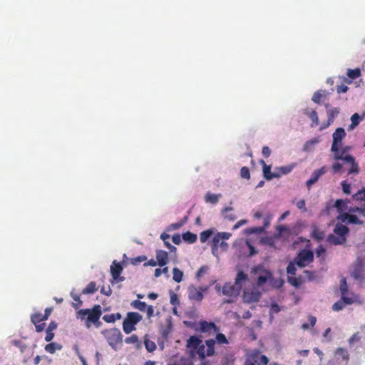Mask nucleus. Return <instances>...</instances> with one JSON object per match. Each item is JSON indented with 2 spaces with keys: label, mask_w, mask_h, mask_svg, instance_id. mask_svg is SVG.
Segmentation results:
<instances>
[{
  "label": "nucleus",
  "mask_w": 365,
  "mask_h": 365,
  "mask_svg": "<svg viewBox=\"0 0 365 365\" xmlns=\"http://www.w3.org/2000/svg\"><path fill=\"white\" fill-rule=\"evenodd\" d=\"M96 284L95 282H91L88 285L82 290L83 294H93L97 291Z\"/></svg>",
  "instance_id": "obj_29"
},
{
  "label": "nucleus",
  "mask_w": 365,
  "mask_h": 365,
  "mask_svg": "<svg viewBox=\"0 0 365 365\" xmlns=\"http://www.w3.org/2000/svg\"><path fill=\"white\" fill-rule=\"evenodd\" d=\"M102 315V307L99 304H96L91 309H82L77 312L76 317L81 321H85V326L89 329L93 324L96 328L102 326L100 318Z\"/></svg>",
  "instance_id": "obj_1"
},
{
  "label": "nucleus",
  "mask_w": 365,
  "mask_h": 365,
  "mask_svg": "<svg viewBox=\"0 0 365 365\" xmlns=\"http://www.w3.org/2000/svg\"><path fill=\"white\" fill-rule=\"evenodd\" d=\"M232 234L227 232H217L213 237L211 245L212 253L218 257L219 252H225L228 249V244L225 240L230 238Z\"/></svg>",
  "instance_id": "obj_4"
},
{
  "label": "nucleus",
  "mask_w": 365,
  "mask_h": 365,
  "mask_svg": "<svg viewBox=\"0 0 365 365\" xmlns=\"http://www.w3.org/2000/svg\"><path fill=\"white\" fill-rule=\"evenodd\" d=\"M215 343L217 342L219 344H227L228 340L225 335L222 333H218L216 335Z\"/></svg>",
  "instance_id": "obj_46"
},
{
  "label": "nucleus",
  "mask_w": 365,
  "mask_h": 365,
  "mask_svg": "<svg viewBox=\"0 0 365 365\" xmlns=\"http://www.w3.org/2000/svg\"><path fill=\"white\" fill-rule=\"evenodd\" d=\"M342 190L346 194L351 193V184L348 183L346 181H342L341 183Z\"/></svg>",
  "instance_id": "obj_54"
},
{
  "label": "nucleus",
  "mask_w": 365,
  "mask_h": 365,
  "mask_svg": "<svg viewBox=\"0 0 365 365\" xmlns=\"http://www.w3.org/2000/svg\"><path fill=\"white\" fill-rule=\"evenodd\" d=\"M335 356L337 360H341L346 365L349 360V354L348 351L344 348H337L335 351Z\"/></svg>",
  "instance_id": "obj_19"
},
{
  "label": "nucleus",
  "mask_w": 365,
  "mask_h": 365,
  "mask_svg": "<svg viewBox=\"0 0 365 365\" xmlns=\"http://www.w3.org/2000/svg\"><path fill=\"white\" fill-rule=\"evenodd\" d=\"M213 234L212 230H207L200 233V239L201 242L204 243L207 241V240L212 236Z\"/></svg>",
  "instance_id": "obj_43"
},
{
  "label": "nucleus",
  "mask_w": 365,
  "mask_h": 365,
  "mask_svg": "<svg viewBox=\"0 0 365 365\" xmlns=\"http://www.w3.org/2000/svg\"><path fill=\"white\" fill-rule=\"evenodd\" d=\"M328 122L327 123V126H329V125L334 122L335 117L339 114V110L338 108H334L329 109L328 110Z\"/></svg>",
  "instance_id": "obj_31"
},
{
  "label": "nucleus",
  "mask_w": 365,
  "mask_h": 365,
  "mask_svg": "<svg viewBox=\"0 0 365 365\" xmlns=\"http://www.w3.org/2000/svg\"><path fill=\"white\" fill-rule=\"evenodd\" d=\"M182 239L189 243H194L197 240V235L190 232H186L182 234Z\"/></svg>",
  "instance_id": "obj_37"
},
{
  "label": "nucleus",
  "mask_w": 365,
  "mask_h": 365,
  "mask_svg": "<svg viewBox=\"0 0 365 365\" xmlns=\"http://www.w3.org/2000/svg\"><path fill=\"white\" fill-rule=\"evenodd\" d=\"M35 325V329H36V331L37 332H41L44 330L45 329V327H46V324L45 323H37V324H34Z\"/></svg>",
  "instance_id": "obj_63"
},
{
  "label": "nucleus",
  "mask_w": 365,
  "mask_h": 365,
  "mask_svg": "<svg viewBox=\"0 0 365 365\" xmlns=\"http://www.w3.org/2000/svg\"><path fill=\"white\" fill-rule=\"evenodd\" d=\"M322 96H323V95H322V93H321V91H316V92L314 93V95H313V96H312V100L314 103L319 104V103H320V102H321V98H322Z\"/></svg>",
  "instance_id": "obj_53"
},
{
  "label": "nucleus",
  "mask_w": 365,
  "mask_h": 365,
  "mask_svg": "<svg viewBox=\"0 0 365 365\" xmlns=\"http://www.w3.org/2000/svg\"><path fill=\"white\" fill-rule=\"evenodd\" d=\"M293 168H294V166H292V165H287V166H283V167L278 168L277 170H279V172L277 173L280 174V176L282 175H287L292 170Z\"/></svg>",
  "instance_id": "obj_48"
},
{
  "label": "nucleus",
  "mask_w": 365,
  "mask_h": 365,
  "mask_svg": "<svg viewBox=\"0 0 365 365\" xmlns=\"http://www.w3.org/2000/svg\"><path fill=\"white\" fill-rule=\"evenodd\" d=\"M207 291V287H196L194 285H190L188 287V298L192 301L201 302L203 299V293Z\"/></svg>",
  "instance_id": "obj_9"
},
{
  "label": "nucleus",
  "mask_w": 365,
  "mask_h": 365,
  "mask_svg": "<svg viewBox=\"0 0 365 365\" xmlns=\"http://www.w3.org/2000/svg\"><path fill=\"white\" fill-rule=\"evenodd\" d=\"M221 197L220 194L216 195L210 192H207L205 197V201L212 204H216L219 198Z\"/></svg>",
  "instance_id": "obj_32"
},
{
  "label": "nucleus",
  "mask_w": 365,
  "mask_h": 365,
  "mask_svg": "<svg viewBox=\"0 0 365 365\" xmlns=\"http://www.w3.org/2000/svg\"><path fill=\"white\" fill-rule=\"evenodd\" d=\"M337 220H341L342 222H347L348 224L364 225V221L360 220L359 217L354 214L343 212L337 217Z\"/></svg>",
  "instance_id": "obj_15"
},
{
  "label": "nucleus",
  "mask_w": 365,
  "mask_h": 365,
  "mask_svg": "<svg viewBox=\"0 0 365 365\" xmlns=\"http://www.w3.org/2000/svg\"><path fill=\"white\" fill-rule=\"evenodd\" d=\"M351 277L360 284L365 282V266L361 261L357 262L354 264Z\"/></svg>",
  "instance_id": "obj_10"
},
{
  "label": "nucleus",
  "mask_w": 365,
  "mask_h": 365,
  "mask_svg": "<svg viewBox=\"0 0 365 365\" xmlns=\"http://www.w3.org/2000/svg\"><path fill=\"white\" fill-rule=\"evenodd\" d=\"M349 148V147H344L341 149L340 147H337V151L331 152L334 153V160H340L351 165V168L348 171V175L358 174L359 173V168L354 157L349 154H346Z\"/></svg>",
  "instance_id": "obj_3"
},
{
  "label": "nucleus",
  "mask_w": 365,
  "mask_h": 365,
  "mask_svg": "<svg viewBox=\"0 0 365 365\" xmlns=\"http://www.w3.org/2000/svg\"><path fill=\"white\" fill-rule=\"evenodd\" d=\"M262 153L264 158H268L271 155V150L268 146H264L262 148Z\"/></svg>",
  "instance_id": "obj_64"
},
{
  "label": "nucleus",
  "mask_w": 365,
  "mask_h": 365,
  "mask_svg": "<svg viewBox=\"0 0 365 365\" xmlns=\"http://www.w3.org/2000/svg\"><path fill=\"white\" fill-rule=\"evenodd\" d=\"M143 319V316L138 312H128L123 322V331L128 334L136 329L135 325Z\"/></svg>",
  "instance_id": "obj_6"
},
{
  "label": "nucleus",
  "mask_w": 365,
  "mask_h": 365,
  "mask_svg": "<svg viewBox=\"0 0 365 365\" xmlns=\"http://www.w3.org/2000/svg\"><path fill=\"white\" fill-rule=\"evenodd\" d=\"M353 199L360 205L365 207V187L355 193L353 195Z\"/></svg>",
  "instance_id": "obj_24"
},
{
  "label": "nucleus",
  "mask_w": 365,
  "mask_h": 365,
  "mask_svg": "<svg viewBox=\"0 0 365 365\" xmlns=\"http://www.w3.org/2000/svg\"><path fill=\"white\" fill-rule=\"evenodd\" d=\"M334 233L329 234L327 238L329 244L332 245H342L347 241L349 233V227L341 222H337L334 228Z\"/></svg>",
  "instance_id": "obj_2"
},
{
  "label": "nucleus",
  "mask_w": 365,
  "mask_h": 365,
  "mask_svg": "<svg viewBox=\"0 0 365 365\" xmlns=\"http://www.w3.org/2000/svg\"><path fill=\"white\" fill-rule=\"evenodd\" d=\"M205 344L207 347L206 352L205 351V346L203 345L199 346L197 350V354L201 359H204L205 356H212L215 353V340L212 339L206 340Z\"/></svg>",
  "instance_id": "obj_12"
},
{
  "label": "nucleus",
  "mask_w": 365,
  "mask_h": 365,
  "mask_svg": "<svg viewBox=\"0 0 365 365\" xmlns=\"http://www.w3.org/2000/svg\"><path fill=\"white\" fill-rule=\"evenodd\" d=\"M122 271L123 267L120 264L116 262V261H113L110 266V273L114 280L120 282L124 280V277H120Z\"/></svg>",
  "instance_id": "obj_16"
},
{
  "label": "nucleus",
  "mask_w": 365,
  "mask_h": 365,
  "mask_svg": "<svg viewBox=\"0 0 365 365\" xmlns=\"http://www.w3.org/2000/svg\"><path fill=\"white\" fill-rule=\"evenodd\" d=\"M287 281L293 287L299 288L302 284V283L304 282L305 279L302 276L295 277L293 275H292L287 276Z\"/></svg>",
  "instance_id": "obj_25"
},
{
  "label": "nucleus",
  "mask_w": 365,
  "mask_h": 365,
  "mask_svg": "<svg viewBox=\"0 0 365 365\" xmlns=\"http://www.w3.org/2000/svg\"><path fill=\"white\" fill-rule=\"evenodd\" d=\"M103 319L107 323H114L115 322L113 314L104 315Z\"/></svg>",
  "instance_id": "obj_57"
},
{
  "label": "nucleus",
  "mask_w": 365,
  "mask_h": 365,
  "mask_svg": "<svg viewBox=\"0 0 365 365\" xmlns=\"http://www.w3.org/2000/svg\"><path fill=\"white\" fill-rule=\"evenodd\" d=\"M130 306L140 312H146V316L148 319H150L154 315V309L152 305H147L144 302H141L138 299L133 300L130 303Z\"/></svg>",
  "instance_id": "obj_11"
},
{
  "label": "nucleus",
  "mask_w": 365,
  "mask_h": 365,
  "mask_svg": "<svg viewBox=\"0 0 365 365\" xmlns=\"http://www.w3.org/2000/svg\"><path fill=\"white\" fill-rule=\"evenodd\" d=\"M200 344V340L195 336H192L187 340V346L190 348L197 349Z\"/></svg>",
  "instance_id": "obj_34"
},
{
  "label": "nucleus",
  "mask_w": 365,
  "mask_h": 365,
  "mask_svg": "<svg viewBox=\"0 0 365 365\" xmlns=\"http://www.w3.org/2000/svg\"><path fill=\"white\" fill-rule=\"evenodd\" d=\"M346 213L354 214L358 213L359 216L365 217V207L360 205V207L354 206L350 207L348 209V212Z\"/></svg>",
  "instance_id": "obj_28"
},
{
  "label": "nucleus",
  "mask_w": 365,
  "mask_h": 365,
  "mask_svg": "<svg viewBox=\"0 0 365 365\" xmlns=\"http://www.w3.org/2000/svg\"><path fill=\"white\" fill-rule=\"evenodd\" d=\"M170 303L173 305H176L178 304L179 303L177 294L174 293L173 291H170Z\"/></svg>",
  "instance_id": "obj_58"
},
{
  "label": "nucleus",
  "mask_w": 365,
  "mask_h": 365,
  "mask_svg": "<svg viewBox=\"0 0 365 365\" xmlns=\"http://www.w3.org/2000/svg\"><path fill=\"white\" fill-rule=\"evenodd\" d=\"M264 227H252L250 229V233H262L264 231Z\"/></svg>",
  "instance_id": "obj_61"
},
{
  "label": "nucleus",
  "mask_w": 365,
  "mask_h": 365,
  "mask_svg": "<svg viewBox=\"0 0 365 365\" xmlns=\"http://www.w3.org/2000/svg\"><path fill=\"white\" fill-rule=\"evenodd\" d=\"M144 344H145L146 350L148 352H153V351H155L156 349V345H155V342H153V341H151L150 339H145L144 341Z\"/></svg>",
  "instance_id": "obj_45"
},
{
  "label": "nucleus",
  "mask_w": 365,
  "mask_h": 365,
  "mask_svg": "<svg viewBox=\"0 0 365 365\" xmlns=\"http://www.w3.org/2000/svg\"><path fill=\"white\" fill-rule=\"evenodd\" d=\"M334 207L340 212H342L343 211L348 209L346 202L344 201L341 199L336 200L334 203Z\"/></svg>",
  "instance_id": "obj_39"
},
{
  "label": "nucleus",
  "mask_w": 365,
  "mask_h": 365,
  "mask_svg": "<svg viewBox=\"0 0 365 365\" xmlns=\"http://www.w3.org/2000/svg\"><path fill=\"white\" fill-rule=\"evenodd\" d=\"M173 279L176 282H180L183 278V272L178 267H174L173 269Z\"/></svg>",
  "instance_id": "obj_36"
},
{
  "label": "nucleus",
  "mask_w": 365,
  "mask_h": 365,
  "mask_svg": "<svg viewBox=\"0 0 365 365\" xmlns=\"http://www.w3.org/2000/svg\"><path fill=\"white\" fill-rule=\"evenodd\" d=\"M232 210V207H225L222 211V212L224 214V217L227 218L231 221L235 220V218H236L235 215H233L232 213H230V214L228 213L229 212H231Z\"/></svg>",
  "instance_id": "obj_50"
},
{
  "label": "nucleus",
  "mask_w": 365,
  "mask_h": 365,
  "mask_svg": "<svg viewBox=\"0 0 365 365\" xmlns=\"http://www.w3.org/2000/svg\"><path fill=\"white\" fill-rule=\"evenodd\" d=\"M294 261L299 267L303 268L314 261V253L312 250L307 249L301 250L294 258Z\"/></svg>",
  "instance_id": "obj_8"
},
{
  "label": "nucleus",
  "mask_w": 365,
  "mask_h": 365,
  "mask_svg": "<svg viewBox=\"0 0 365 365\" xmlns=\"http://www.w3.org/2000/svg\"><path fill=\"white\" fill-rule=\"evenodd\" d=\"M304 113L312 120L311 127H314L319 124L318 114L316 110L306 108L304 110Z\"/></svg>",
  "instance_id": "obj_22"
},
{
  "label": "nucleus",
  "mask_w": 365,
  "mask_h": 365,
  "mask_svg": "<svg viewBox=\"0 0 365 365\" xmlns=\"http://www.w3.org/2000/svg\"><path fill=\"white\" fill-rule=\"evenodd\" d=\"M272 218V215L271 214L267 215L264 218V223L262 227H264V229L267 228L269 226Z\"/></svg>",
  "instance_id": "obj_59"
},
{
  "label": "nucleus",
  "mask_w": 365,
  "mask_h": 365,
  "mask_svg": "<svg viewBox=\"0 0 365 365\" xmlns=\"http://www.w3.org/2000/svg\"><path fill=\"white\" fill-rule=\"evenodd\" d=\"M346 136V132L344 128H338L332 135L333 141L331 147V151H337V147H341V141Z\"/></svg>",
  "instance_id": "obj_13"
},
{
  "label": "nucleus",
  "mask_w": 365,
  "mask_h": 365,
  "mask_svg": "<svg viewBox=\"0 0 365 365\" xmlns=\"http://www.w3.org/2000/svg\"><path fill=\"white\" fill-rule=\"evenodd\" d=\"M261 294L258 292H245L244 299L247 302H256L260 299Z\"/></svg>",
  "instance_id": "obj_23"
},
{
  "label": "nucleus",
  "mask_w": 365,
  "mask_h": 365,
  "mask_svg": "<svg viewBox=\"0 0 365 365\" xmlns=\"http://www.w3.org/2000/svg\"><path fill=\"white\" fill-rule=\"evenodd\" d=\"M125 342L126 344H134L135 348L138 349L141 348V342L136 334H133L129 337H126L125 339Z\"/></svg>",
  "instance_id": "obj_27"
},
{
  "label": "nucleus",
  "mask_w": 365,
  "mask_h": 365,
  "mask_svg": "<svg viewBox=\"0 0 365 365\" xmlns=\"http://www.w3.org/2000/svg\"><path fill=\"white\" fill-rule=\"evenodd\" d=\"M342 168V165L339 163H335L332 165L331 169L334 173H339Z\"/></svg>",
  "instance_id": "obj_60"
},
{
  "label": "nucleus",
  "mask_w": 365,
  "mask_h": 365,
  "mask_svg": "<svg viewBox=\"0 0 365 365\" xmlns=\"http://www.w3.org/2000/svg\"><path fill=\"white\" fill-rule=\"evenodd\" d=\"M146 260H147L146 256L140 255V256H138L134 258H131L130 263L133 265H138L143 262H145Z\"/></svg>",
  "instance_id": "obj_49"
},
{
  "label": "nucleus",
  "mask_w": 365,
  "mask_h": 365,
  "mask_svg": "<svg viewBox=\"0 0 365 365\" xmlns=\"http://www.w3.org/2000/svg\"><path fill=\"white\" fill-rule=\"evenodd\" d=\"M297 263L295 261L290 262L287 267V273L288 276H294L297 272Z\"/></svg>",
  "instance_id": "obj_38"
},
{
  "label": "nucleus",
  "mask_w": 365,
  "mask_h": 365,
  "mask_svg": "<svg viewBox=\"0 0 365 365\" xmlns=\"http://www.w3.org/2000/svg\"><path fill=\"white\" fill-rule=\"evenodd\" d=\"M200 331L203 333L210 332L212 329L215 331H218L219 328L214 322H207L206 321H201L200 322Z\"/></svg>",
  "instance_id": "obj_20"
},
{
  "label": "nucleus",
  "mask_w": 365,
  "mask_h": 365,
  "mask_svg": "<svg viewBox=\"0 0 365 365\" xmlns=\"http://www.w3.org/2000/svg\"><path fill=\"white\" fill-rule=\"evenodd\" d=\"M71 296L72 299L76 302L75 303L72 304V306L75 309L79 308L82 305V304H83V302L80 299L79 295H78L77 294H74L73 292H71Z\"/></svg>",
  "instance_id": "obj_44"
},
{
  "label": "nucleus",
  "mask_w": 365,
  "mask_h": 365,
  "mask_svg": "<svg viewBox=\"0 0 365 365\" xmlns=\"http://www.w3.org/2000/svg\"><path fill=\"white\" fill-rule=\"evenodd\" d=\"M272 277V273L267 269H262V272L257 279V286H263L268 280Z\"/></svg>",
  "instance_id": "obj_18"
},
{
  "label": "nucleus",
  "mask_w": 365,
  "mask_h": 365,
  "mask_svg": "<svg viewBox=\"0 0 365 365\" xmlns=\"http://www.w3.org/2000/svg\"><path fill=\"white\" fill-rule=\"evenodd\" d=\"M304 274H305V278L309 281H312V280L314 279V278H315V272H314L305 270V271H304Z\"/></svg>",
  "instance_id": "obj_56"
},
{
  "label": "nucleus",
  "mask_w": 365,
  "mask_h": 365,
  "mask_svg": "<svg viewBox=\"0 0 365 365\" xmlns=\"http://www.w3.org/2000/svg\"><path fill=\"white\" fill-rule=\"evenodd\" d=\"M345 304L341 299L340 300H338L332 305V309L336 312H339L344 307Z\"/></svg>",
  "instance_id": "obj_51"
},
{
  "label": "nucleus",
  "mask_w": 365,
  "mask_h": 365,
  "mask_svg": "<svg viewBox=\"0 0 365 365\" xmlns=\"http://www.w3.org/2000/svg\"><path fill=\"white\" fill-rule=\"evenodd\" d=\"M312 236L313 237V238L319 241L324 238V232L323 231L316 228L312 231Z\"/></svg>",
  "instance_id": "obj_47"
},
{
  "label": "nucleus",
  "mask_w": 365,
  "mask_h": 365,
  "mask_svg": "<svg viewBox=\"0 0 365 365\" xmlns=\"http://www.w3.org/2000/svg\"><path fill=\"white\" fill-rule=\"evenodd\" d=\"M327 172V168L325 166L322 167L320 169L316 170L313 172L311 176V179L314 182H317L319 178Z\"/></svg>",
  "instance_id": "obj_30"
},
{
  "label": "nucleus",
  "mask_w": 365,
  "mask_h": 365,
  "mask_svg": "<svg viewBox=\"0 0 365 365\" xmlns=\"http://www.w3.org/2000/svg\"><path fill=\"white\" fill-rule=\"evenodd\" d=\"M341 299L345 304H351L355 302V298L354 297H346L345 294L341 295Z\"/></svg>",
  "instance_id": "obj_55"
},
{
  "label": "nucleus",
  "mask_w": 365,
  "mask_h": 365,
  "mask_svg": "<svg viewBox=\"0 0 365 365\" xmlns=\"http://www.w3.org/2000/svg\"><path fill=\"white\" fill-rule=\"evenodd\" d=\"M346 74L351 79L354 80L361 76V71L359 68L348 69Z\"/></svg>",
  "instance_id": "obj_42"
},
{
  "label": "nucleus",
  "mask_w": 365,
  "mask_h": 365,
  "mask_svg": "<svg viewBox=\"0 0 365 365\" xmlns=\"http://www.w3.org/2000/svg\"><path fill=\"white\" fill-rule=\"evenodd\" d=\"M269 361L259 349H254L246 354L245 365H267Z\"/></svg>",
  "instance_id": "obj_7"
},
{
  "label": "nucleus",
  "mask_w": 365,
  "mask_h": 365,
  "mask_svg": "<svg viewBox=\"0 0 365 365\" xmlns=\"http://www.w3.org/2000/svg\"><path fill=\"white\" fill-rule=\"evenodd\" d=\"M248 279L247 275L243 271H239L237 274L235 284L240 285V289H242V284L247 282Z\"/></svg>",
  "instance_id": "obj_26"
},
{
  "label": "nucleus",
  "mask_w": 365,
  "mask_h": 365,
  "mask_svg": "<svg viewBox=\"0 0 365 365\" xmlns=\"http://www.w3.org/2000/svg\"><path fill=\"white\" fill-rule=\"evenodd\" d=\"M101 334L114 350H117L122 345L123 335L118 328L104 329Z\"/></svg>",
  "instance_id": "obj_5"
},
{
  "label": "nucleus",
  "mask_w": 365,
  "mask_h": 365,
  "mask_svg": "<svg viewBox=\"0 0 365 365\" xmlns=\"http://www.w3.org/2000/svg\"><path fill=\"white\" fill-rule=\"evenodd\" d=\"M361 118L359 116L358 113H354L351 117V123L349 125V130L354 129L356 126L359 124Z\"/></svg>",
  "instance_id": "obj_41"
},
{
  "label": "nucleus",
  "mask_w": 365,
  "mask_h": 365,
  "mask_svg": "<svg viewBox=\"0 0 365 365\" xmlns=\"http://www.w3.org/2000/svg\"><path fill=\"white\" fill-rule=\"evenodd\" d=\"M156 259L158 264L160 267H163L167 264L168 262V255L167 252L161 250L156 251Z\"/></svg>",
  "instance_id": "obj_21"
},
{
  "label": "nucleus",
  "mask_w": 365,
  "mask_h": 365,
  "mask_svg": "<svg viewBox=\"0 0 365 365\" xmlns=\"http://www.w3.org/2000/svg\"><path fill=\"white\" fill-rule=\"evenodd\" d=\"M62 346L56 343L52 342L46 345L45 350L50 354H54L57 349H61Z\"/></svg>",
  "instance_id": "obj_33"
},
{
  "label": "nucleus",
  "mask_w": 365,
  "mask_h": 365,
  "mask_svg": "<svg viewBox=\"0 0 365 365\" xmlns=\"http://www.w3.org/2000/svg\"><path fill=\"white\" fill-rule=\"evenodd\" d=\"M277 233L276 237L279 238L282 236L283 233L285 232L288 235L290 234V229L285 225H278L277 227Z\"/></svg>",
  "instance_id": "obj_40"
},
{
  "label": "nucleus",
  "mask_w": 365,
  "mask_h": 365,
  "mask_svg": "<svg viewBox=\"0 0 365 365\" xmlns=\"http://www.w3.org/2000/svg\"><path fill=\"white\" fill-rule=\"evenodd\" d=\"M260 163L262 165L263 175L266 180H270L273 178H278L280 177V174L272 173L271 166L267 165L263 160H260Z\"/></svg>",
  "instance_id": "obj_17"
},
{
  "label": "nucleus",
  "mask_w": 365,
  "mask_h": 365,
  "mask_svg": "<svg viewBox=\"0 0 365 365\" xmlns=\"http://www.w3.org/2000/svg\"><path fill=\"white\" fill-rule=\"evenodd\" d=\"M46 320V319L43 318V314L40 312H35L31 315V322L33 324L40 323Z\"/></svg>",
  "instance_id": "obj_35"
},
{
  "label": "nucleus",
  "mask_w": 365,
  "mask_h": 365,
  "mask_svg": "<svg viewBox=\"0 0 365 365\" xmlns=\"http://www.w3.org/2000/svg\"><path fill=\"white\" fill-rule=\"evenodd\" d=\"M240 176L242 178L245 179H250V170L247 167L244 166L240 170Z\"/></svg>",
  "instance_id": "obj_52"
},
{
  "label": "nucleus",
  "mask_w": 365,
  "mask_h": 365,
  "mask_svg": "<svg viewBox=\"0 0 365 365\" xmlns=\"http://www.w3.org/2000/svg\"><path fill=\"white\" fill-rule=\"evenodd\" d=\"M240 285H236L231 282H226L222 287V292L227 297H236L240 292Z\"/></svg>",
  "instance_id": "obj_14"
},
{
  "label": "nucleus",
  "mask_w": 365,
  "mask_h": 365,
  "mask_svg": "<svg viewBox=\"0 0 365 365\" xmlns=\"http://www.w3.org/2000/svg\"><path fill=\"white\" fill-rule=\"evenodd\" d=\"M207 267L206 266L201 267L197 272V278H200L207 272Z\"/></svg>",
  "instance_id": "obj_62"
}]
</instances>
